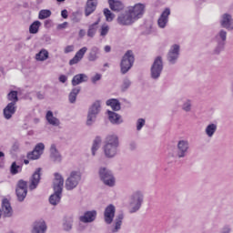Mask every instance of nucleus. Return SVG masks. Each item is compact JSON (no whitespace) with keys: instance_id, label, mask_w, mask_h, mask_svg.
<instances>
[{"instance_id":"1","label":"nucleus","mask_w":233,"mask_h":233,"mask_svg":"<svg viewBox=\"0 0 233 233\" xmlns=\"http://www.w3.org/2000/svg\"><path fill=\"white\" fill-rule=\"evenodd\" d=\"M63 185H65V180L63 179V177L56 173L53 187L55 194L51 195L49 198V202L51 205H57V203L61 201V194H63Z\"/></svg>"},{"instance_id":"2","label":"nucleus","mask_w":233,"mask_h":233,"mask_svg":"<svg viewBox=\"0 0 233 233\" xmlns=\"http://www.w3.org/2000/svg\"><path fill=\"white\" fill-rule=\"evenodd\" d=\"M117 147H119L117 137L116 135L107 136L104 146V152L106 157H114L117 152Z\"/></svg>"},{"instance_id":"3","label":"nucleus","mask_w":233,"mask_h":233,"mask_svg":"<svg viewBox=\"0 0 233 233\" xmlns=\"http://www.w3.org/2000/svg\"><path fill=\"white\" fill-rule=\"evenodd\" d=\"M132 65H134V54L132 51H127L121 61L120 66H121V73L127 74L130 68H132Z\"/></svg>"},{"instance_id":"4","label":"nucleus","mask_w":233,"mask_h":233,"mask_svg":"<svg viewBox=\"0 0 233 233\" xmlns=\"http://www.w3.org/2000/svg\"><path fill=\"white\" fill-rule=\"evenodd\" d=\"M16 196L19 201H25L26 194H28V183L23 179H20L16 185Z\"/></svg>"},{"instance_id":"5","label":"nucleus","mask_w":233,"mask_h":233,"mask_svg":"<svg viewBox=\"0 0 233 233\" xmlns=\"http://www.w3.org/2000/svg\"><path fill=\"white\" fill-rule=\"evenodd\" d=\"M81 180V174L77 171H73L70 177L66 181V188L67 190H73L77 187V183Z\"/></svg>"},{"instance_id":"6","label":"nucleus","mask_w":233,"mask_h":233,"mask_svg":"<svg viewBox=\"0 0 233 233\" xmlns=\"http://www.w3.org/2000/svg\"><path fill=\"white\" fill-rule=\"evenodd\" d=\"M101 112V103L99 101L95 102L89 109L87 115L86 125L90 126L94 123V120L97 116V114Z\"/></svg>"},{"instance_id":"7","label":"nucleus","mask_w":233,"mask_h":233,"mask_svg":"<svg viewBox=\"0 0 233 233\" xmlns=\"http://www.w3.org/2000/svg\"><path fill=\"white\" fill-rule=\"evenodd\" d=\"M128 13L135 21L141 19L145 14V4H137L133 7H129Z\"/></svg>"},{"instance_id":"8","label":"nucleus","mask_w":233,"mask_h":233,"mask_svg":"<svg viewBox=\"0 0 233 233\" xmlns=\"http://www.w3.org/2000/svg\"><path fill=\"white\" fill-rule=\"evenodd\" d=\"M99 176L105 185H107V187H114V185L116 184V179L114 178V176L106 168H100Z\"/></svg>"},{"instance_id":"9","label":"nucleus","mask_w":233,"mask_h":233,"mask_svg":"<svg viewBox=\"0 0 233 233\" xmlns=\"http://www.w3.org/2000/svg\"><path fill=\"white\" fill-rule=\"evenodd\" d=\"M163 70V60H161V56H157L154 64L151 67V77L153 79H157L159 76H161V71Z\"/></svg>"},{"instance_id":"10","label":"nucleus","mask_w":233,"mask_h":233,"mask_svg":"<svg viewBox=\"0 0 233 233\" xmlns=\"http://www.w3.org/2000/svg\"><path fill=\"white\" fill-rule=\"evenodd\" d=\"M141 203H143V195H141V193L139 192L135 193L131 197V202H130V206L132 207L131 213L137 212V209L141 208Z\"/></svg>"},{"instance_id":"11","label":"nucleus","mask_w":233,"mask_h":233,"mask_svg":"<svg viewBox=\"0 0 233 233\" xmlns=\"http://www.w3.org/2000/svg\"><path fill=\"white\" fill-rule=\"evenodd\" d=\"M39 181H41V167H38L32 175L29 180V190H35L37 185H39Z\"/></svg>"},{"instance_id":"12","label":"nucleus","mask_w":233,"mask_h":233,"mask_svg":"<svg viewBox=\"0 0 233 233\" xmlns=\"http://www.w3.org/2000/svg\"><path fill=\"white\" fill-rule=\"evenodd\" d=\"M116 216V207L114 205H109L106 208L104 212V219L107 225L112 224L114 218Z\"/></svg>"},{"instance_id":"13","label":"nucleus","mask_w":233,"mask_h":233,"mask_svg":"<svg viewBox=\"0 0 233 233\" xmlns=\"http://www.w3.org/2000/svg\"><path fill=\"white\" fill-rule=\"evenodd\" d=\"M43 150H45V144H37L35 149L27 154V159H39V157H41V154H43Z\"/></svg>"},{"instance_id":"14","label":"nucleus","mask_w":233,"mask_h":233,"mask_svg":"<svg viewBox=\"0 0 233 233\" xmlns=\"http://www.w3.org/2000/svg\"><path fill=\"white\" fill-rule=\"evenodd\" d=\"M88 51V48L86 46L82 47L79 49L75 56L69 60L70 66H74V65H77V63L81 62L83 60V57H85V54Z\"/></svg>"},{"instance_id":"15","label":"nucleus","mask_w":233,"mask_h":233,"mask_svg":"<svg viewBox=\"0 0 233 233\" xmlns=\"http://www.w3.org/2000/svg\"><path fill=\"white\" fill-rule=\"evenodd\" d=\"M135 21L136 20L133 18L128 11L126 14H122L117 17V23L119 25H123L124 26L132 25V23H134Z\"/></svg>"},{"instance_id":"16","label":"nucleus","mask_w":233,"mask_h":233,"mask_svg":"<svg viewBox=\"0 0 233 233\" xmlns=\"http://www.w3.org/2000/svg\"><path fill=\"white\" fill-rule=\"evenodd\" d=\"M168 15H170V8H166L157 20L160 28H165L167 26V23H168Z\"/></svg>"},{"instance_id":"17","label":"nucleus","mask_w":233,"mask_h":233,"mask_svg":"<svg viewBox=\"0 0 233 233\" xmlns=\"http://www.w3.org/2000/svg\"><path fill=\"white\" fill-rule=\"evenodd\" d=\"M96 8H97V0H87L85 8L86 17L94 14V12H96Z\"/></svg>"},{"instance_id":"18","label":"nucleus","mask_w":233,"mask_h":233,"mask_svg":"<svg viewBox=\"0 0 233 233\" xmlns=\"http://www.w3.org/2000/svg\"><path fill=\"white\" fill-rule=\"evenodd\" d=\"M17 106L15 104H7L4 108V117L5 119H12V116L15 114Z\"/></svg>"},{"instance_id":"19","label":"nucleus","mask_w":233,"mask_h":233,"mask_svg":"<svg viewBox=\"0 0 233 233\" xmlns=\"http://www.w3.org/2000/svg\"><path fill=\"white\" fill-rule=\"evenodd\" d=\"M2 210L4 212L5 218H10L14 211L12 210V206L8 198H4L2 201Z\"/></svg>"},{"instance_id":"20","label":"nucleus","mask_w":233,"mask_h":233,"mask_svg":"<svg viewBox=\"0 0 233 233\" xmlns=\"http://www.w3.org/2000/svg\"><path fill=\"white\" fill-rule=\"evenodd\" d=\"M177 57H179V46L174 45L168 53L167 59H168L169 63H175L176 59H177Z\"/></svg>"},{"instance_id":"21","label":"nucleus","mask_w":233,"mask_h":233,"mask_svg":"<svg viewBox=\"0 0 233 233\" xmlns=\"http://www.w3.org/2000/svg\"><path fill=\"white\" fill-rule=\"evenodd\" d=\"M221 26L227 28V30H233L232 16L228 14H225L222 16Z\"/></svg>"},{"instance_id":"22","label":"nucleus","mask_w":233,"mask_h":233,"mask_svg":"<svg viewBox=\"0 0 233 233\" xmlns=\"http://www.w3.org/2000/svg\"><path fill=\"white\" fill-rule=\"evenodd\" d=\"M96 216H97V212L95 210L87 211L84 214V216L80 217L79 219L82 223H92V221L96 219Z\"/></svg>"},{"instance_id":"23","label":"nucleus","mask_w":233,"mask_h":233,"mask_svg":"<svg viewBox=\"0 0 233 233\" xmlns=\"http://www.w3.org/2000/svg\"><path fill=\"white\" fill-rule=\"evenodd\" d=\"M108 3H109V8H111L113 12H121V10L125 8L121 1L108 0Z\"/></svg>"},{"instance_id":"24","label":"nucleus","mask_w":233,"mask_h":233,"mask_svg":"<svg viewBox=\"0 0 233 233\" xmlns=\"http://www.w3.org/2000/svg\"><path fill=\"white\" fill-rule=\"evenodd\" d=\"M88 79V76L85 74L76 75L72 79L73 86H77V85H81V83H85Z\"/></svg>"},{"instance_id":"25","label":"nucleus","mask_w":233,"mask_h":233,"mask_svg":"<svg viewBox=\"0 0 233 233\" xmlns=\"http://www.w3.org/2000/svg\"><path fill=\"white\" fill-rule=\"evenodd\" d=\"M45 232H46V224L43 220H40L39 222H35L32 233H45Z\"/></svg>"},{"instance_id":"26","label":"nucleus","mask_w":233,"mask_h":233,"mask_svg":"<svg viewBox=\"0 0 233 233\" xmlns=\"http://www.w3.org/2000/svg\"><path fill=\"white\" fill-rule=\"evenodd\" d=\"M109 121L113 123V125H119V123H122L121 116L118 114L113 112V111H107Z\"/></svg>"},{"instance_id":"27","label":"nucleus","mask_w":233,"mask_h":233,"mask_svg":"<svg viewBox=\"0 0 233 233\" xmlns=\"http://www.w3.org/2000/svg\"><path fill=\"white\" fill-rule=\"evenodd\" d=\"M178 157H185V152L188 150V142H186L184 140H181L178 142Z\"/></svg>"},{"instance_id":"28","label":"nucleus","mask_w":233,"mask_h":233,"mask_svg":"<svg viewBox=\"0 0 233 233\" xmlns=\"http://www.w3.org/2000/svg\"><path fill=\"white\" fill-rule=\"evenodd\" d=\"M46 119L49 123V125H53L54 127H58L59 125V119L55 117L54 113H52V111H47Z\"/></svg>"},{"instance_id":"29","label":"nucleus","mask_w":233,"mask_h":233,"mask_svg":"<svg viewBox=\"0 0 233 233\" xmlns=\"http://www.w3.org/2000/svg\"><path fill=\"white\" fill-rule=\"evenodd\" d=\"M123 214H120L116 217L115 220V225L113 228L111 229V232L116 233L118 232L121 229V225H123Z\"/></svg>"},{"instance_id":"30","label":"nucleus","mask_w":233,"mask_h":233,"mask_svg":"<svg viewBox=\"0 0 233 233\" xmlns=\"http://www.w3.org/2000/svg\"><path fill=\"white\" fill-rule=\"evenodd\" d=\"M107 106H111L112 110H121V103L116 98H111L106 101Z\"/></svg>"},{"instance_id":"31","label":"nucleus","mask_w":233,"mask_h":233,"mask_svg":"<svg viewBox=\"0 0 233 233\" xmlns=\"http://www.w3.org/2000/svg\"><path fill=\"white\" fill-rule=\"evenodd\" d=\"M100 21L101 19H98L93 25H89V28L87 30L88 37H94V35H96V33L97 32V25H99Z\"/></svg>"},{"instance_id":"32","label":"nucleus","mask_w":233,"mask_h":233,"mask_svg":"<svg viewBox=\"0 0 233 233\" xmlns=\"http://www.w3.org/2000/svg\"><path fill=\"white\" fill-rule=\"evenodd\" d=\"M36 61H46L48 59V51L42 49L38 54L35 55Z\"/></svg>"},{"instance_id":"33","label":"nucleus","mask_w":233,"mask_h":233,"mask_svg":"<svg viewBox=\"0 0 233 233\" xmlns=\"http://www.w3.org/2000/svg\"><path fill=\"white\" fill-rule=\"evenodd\" d=\"M8 101H11L9 104L16 105L17 101H19V97L17 96V91H11L7 95Z\"/></svg>"},{"instance_id":"34","label":"nucleus","mask_w":233,"mask_h":233,"mask_svg":"<svg viewBox=\"0 0 233 233\" xmlns=\"http://www.w3.org/2000/svg\"><path fill=\"white\" fill-rule=\"evenodd\" d=\"M81 92V89L75 87L72 89V91L69 94V102L74 103L76 99H77V94Z\"/></svg>"},{"instance_id":"35","label":"nucleus","mask_w":233,"mask_h":233,"mask_svg":"<svg viewBox=\"0 0 233 233\" xmlns=\"http://www.w3.org/2000/svg\"><path fill=\"white\" fill-rule=\"evenodd\" d=\"M39 26H41V22L35 21L30 26H29V32L30 34H37L39 32Z\"/></svg>"},{"instance_id":"36","label":"nucleus","mask_w":233,"mask_h":233,"mask_svg":"<svg viewBox=\"0 0 233 233\" xmlns=\"http://www.w3.org/2000/svg\"><path fill=\"white\" fill-rule=\"evenodd\" d=\"M218 127L216 126V124H210L206 128V134L207 136H208V137H212V136H214L216 130H217Z\"/></svg>"},{"instance_id":"37","label":"nucleus","mask_w":233,"mask_h":233,"mask_svg":"<svg viewBox=\"0 0 233 233\" xmlns=\"http://www.w3.org/2000/svg\"><path fill=\"white\" fill-rule=\"evenodd\" d=\"M50 152L52 157H55V161H61V156L57 152V148H56V145H52L50 147Z\"/></svg>"},{"instance_id":"38","label":"nucleus","mask_w":233,"mask_h":233,"mask_svg":"<svg viewBox=\"0 0 233 233\" xmlns=\"http://www.w3.org/2000/svg\"><path fill=\"white\" fill-rule=\"evenodd\" d=\"M52 15V12L48 9H42L39 12L38 18L39 19H48Z\"/></svg>"},{"instance_id":"39","label":"nucleus","mask_w":233,"mask_h":233,"mask_svg":"<svg viewBox=\"0 0 233 233\" xmlns=\"http://www.w3.org/2000/svg\"><path fill=\"white\" fill-rule=\"evenodd\" d=\"M99 145H101V137H96L94 140L93 147H92V155L96 156V151L99 148Z\"/></svg>"},{"instance_id":"40","label":"nucleus","mask_w":233,"mask_h":233,"mask_svg":"<svg viewBox=\"0 0 233 233\" xmlns=\"http://www.w3.org/2000/svg\"><path fill=\"white\" fill-rule=\"evenodd\" d=\"M104 15L106 17V20L110 23L112 21H114V14H112V12L108 9V8H105L104 9Z\"/></svg>"},{"instance_id":"41","label":"nucleus","mask_w":233,"mask_h":233,"mask_svg":"<svg viewBox=\"0 0 233 233\" xmlns=\"http://www.w3.org/2000/svg\"><path fill=\"white\" fill-rule=\"evenodd\" d=\"M22 170H23V167H21V166H17L15 162L12 163L11 174H13V176H15V174H19V172H21Z\"/></svg>"},{"instance_id":"42","label":"nucleus","mask_w":233,"mask_h":233,"mask_svg":"<svg viewBox=\"0 0 233 233\" xmlns=\"http://www.w3.org/2000/svg\"><path fill=\"white\" fill-rule=\"evenodd\" d=\"M97 52H99L97 47L92 48V52H90L88 56L89 61H96V59H97Z\"/></svg>"},{"instance_id":"43","label":"nucleus","mask_w":233,"mask_h":233,"mask_svg":"<svg viewBox=\"0 0 233 233\" xmlns=\"http://www.w3.org/2000/svg\"><path fill=\"white\" fill-rule=\"evenodd\" d=\"M110 30V26H108V25L104 24L102 25L101 28H100V35L102 37H105V35H106V34H108Z\"/></svg>"},{"instance_id":"44","label":"nucleus","mask_w":233,"mask_h":233,"mask_svg":"<svg viewBox=\"0 0 233 233\" xmlns=\"http://www.w3.org/2000/svg\"><path fill=\"white\" fill-rule=\"evenodd\" d=\"M145 127V119L139 118L137 123V130H141Z\"/></svg>"},{"instance_id":"45","label":"nucleus","mask_w":233,"mask_h":233,"mask_svg":"<svg viewBox=\"0 0 233 233\" xmlns=\"http://www.w3.org/2000/svg\"><path fill=\"white\" fill-rule=\"evenodd\" d=\"M65 54H70V52H74V46H67L64 50Z\"/></svg>"},{"instance_id":"46","label":"nucleus","mask_w":233,"mask_h":233,"mask_svg":"<svg viewBox=\"0 0 233 233\" xmlns=\"http://www.w3.org/2000/svg\"><path fill=\"white\" fill-rule=\"evenodd\" d=\"M219 35H220L222 41H227V32L226 31H224V30L220 31Z\"/></svg>"},{"instance_id":"47","label":"nucleus","mask_w":233,"mask_h":233,"mask_svg":"<svg viewBox=\"0 0 233 233\" xmlns=\"http://www.w3.org/2000/svg\"><path fill=\"white\" fill-rule=\"evenodd\" d=\"M101 79V75L96 74L95 76L92 77V83H97Z\"/></svg>"},{"instance_id":"48","label":"nucleus","mask_w":233,"mask_h":233,"mask_svg":"<svg viewBox=\"0 0 233 233\" xmlns=\"http://www.w3.org/2000/svg\"><path fill=\"white\" fill-rule=\"evenodd\" d=\"M130 86V80H126L122 86L123 90H127Z\"/></svg>"},{"instance_id":"49","label":"nucleus","mask_w":233,"mask_h":233,"mask_svg":"<svg viewBox=\"0 0 233 233\" xmlns=\"http://www.w3.org/2000/svg\"><path fill=\"white\" fill-rule=\"evenodd\" d=\"M61 15L64 19H67L68 17V11L66 9L62 10Z\"/></svg>"},{"instance_id":"50","label":"nucleus","mask_w":233,"mask_h":233,"mask_svg":"<svg viewBox=\"0 0 233 233\" xmlns=\"http://www.w3.org/2000/svg\"><path fill=\"white\" fill-rule=\"evenodd\" d=\"M183 110H185L186 112H188L190 110V102H187L186 104H184Z\"/></svg>"},{"instance_id":"51","label":"nucleus","mask_w":233,"mask_h":233,"mask_svg":"<svg viewBox=\"0 0 233 233\" xmlns=\"http://www.w3.org/2000/svg\"><path fill=\"white\" fill-rule=\"evenodd\" d=\"M68 78L66 77V76H65V75H61L60 76H59V81H60V83H66V80H67Z\"/></svg>"},{"instance_id":"52","label":"nucleus","mask_w":233,"mask_h":233,"mask_svg":"<svg viewBox=\"0 0 233 233\" xmlns=\"http://www.w3.org/2000/svg\"><path fill=\"white\" fill-rule=\"evenodd\" d=\"M72 228V224L71 223H65L64 224V229L65 230H70Z\"/></svg>"},{"instance_id":"53","label":"nucleus","mask_w":233,"mask_h":233,"mask_svg":"<svg viewBox=\"0 0 233 233\" xmlns=\"http://www.w3.org/2000/svg\"><path fill=\"white\" fill-rule=\"evenodd\" d=\"M36 96H37V97H38L39 99H45V95L42 94L41 92H38V93L36 94Z\"/></svg>"},{"instance_id":"54","label":"nucleus","mask_w":233,"mask_h":233,"mask_svg":"<svg viewBox=\"0 0 233 233\" xmlns=\"http://www.w3.org/2000/svg\"><path fill=\"white\" fill-rule=\"evenodd\" d=\"M79 37H85V30L81 29L79 31Z\"/></svg>"},{"instance_id":"55","label":"nucleus","mask_w":233,"mask_h":233,"mask_svg":"<svg viewBox=\"0 0 233 233\" xmlns=\"http://www.w3.org/2000/svg\"><path fill=\"white\" fill-rule=\"evenodd\" d=\"M111 49L112 48L110 47V46H106L104 48L105 52H106V53L110 52Z\"/></svg>"},{"instance_id":"56","label":"nucleus","mask_w":233,"mask_h":233,"mask_svg":"<svg viewBox=\"0 0 233 233\" xmlns=\"http://www.w3.org/2000/svg\"><path fill=\"white\" fill-rule=\"evenodd\" d=\"M230 232V229L229 228H226L223 233H229Z\"/></svg>"},{"instance_id":"57","label":"nucleus","mask_w":233,"mask_h":233,"mask_svg":"<svg viewBox=\"0 0 233 233\" xmlns=\"http://www.w3.org/2000/svg\"><path fill=\"white\" fill-rule=\"evenodd\" d=\"M0 157H5V153H3V151H0Z\"/></svg>"},{"instance_id":"58","label":"nucleus","mask_w":233,"mask_h":233,"mask_svg":"<svg viewBox=\"0 0 233 233\" xmlns=\"http://www.w3.org/2000/svg\"><path fill=\"white\" fill-rule=\"evenodd\" d=\"M24 163H25V165H28V163H30V161H28V160H24Z\"/></svg>"},{"instance_id":"59","label":"nucleus","mask_w":233,"mask_h":233,"mask_svg":"<svg viewBox=\"0 0 233 233\" xmlns=\"http://www.w3.org/2000/svg\"><path fill=\"white\" fill-rule=\"evenodd\" d=\"M57 3H65V0H56Z\"/></svg>"},{"instance_id":"60","label":"nucleus","mask_w":233,"mask_h":233,"mask_svg":"<svg viewBox=\"0 0 233 233\" xmlns=\"http://www.w3.org/2000/svg\"><path fill=\"white\" fill-rule=\"evenodd\" d=\"M65 26H66V22H65V23L62 25V28H65Z\"/></svg>"}]
</instances>
